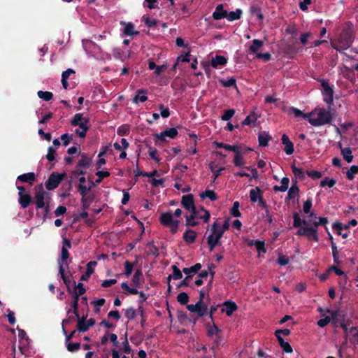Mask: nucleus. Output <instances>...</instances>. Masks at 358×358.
I'll return each mask as SVG.
<instances>
[{"mask_svg": "<svg viewBox=\"0 0 358 358\" xmlns=\"http://www.w3.org/2000/svg\"><path fill=\"white\" fill-rule=\"evenodd\" d=\"M113 55L115 59H120L122 61H124L127 59L129 55L127 52H124L120 48H115L113 50Z\"/></svg>", "mask_w": 358, "mask_h": 358, "instance_id": "38", "label": "nucleus"}, {"mask_svg": "<svg viewBox=\"0 0 358 358\" xmlns=\"http://www.w3.org/2000/svg\"><path fill=\"white\" fill-rule=\"evenodd\" d=\"M121 24H125L123 30V33L125 36H134L139 34L138 31H134V25L131 22H128L126 24L124 22H121Z\"/></svg>", "mask_w": 358, "mask_h": 358, "instance_id": "31", "label": "nucleus"}, {"mask_svg": "<svg viewBox=\"0 0 358 358\" xmlns=\"http://www.w3.org/2000/svg\"><path fill=\"white\" fill-rule=\"evenodd\" d=\"M78 129H76L75 130V133L80 137V138H85L86 136L87 131H88L90 127L88 124H80V125H78Z\"/></svg>", "mask_w": 358, "mask_h": 358, "instance_id": "40", "label": "nucleus"}, {"mask_svg": "<svg viewBox=\"0 0 358 358\" xmlns=\"http://www.w3.org/2000/svg\"><path fill=\"white\" fill-rule=\"evenodd\" d=\"M206 327L207 329V335L208 337H212L214 334H216V336L219 337V334L221 332V329L217 327L214 322L213 323H206Z\"/></svg>", "mask_w": 358, "mask_h": 358, "instance_id": "26", "label": "nucleus"}, {"mask_svg": "<svg viewBox=\"0 0 358 358\" xmlns=\"http://www.w3.org/2000/svg\"><path fill=\"white\" fill-rule=\"evenodd\" d=\"M94 200V195H89L86 197H83L81 199V208L83 210H87L91 203Z\"/></svg>", "mask_w": 358, "mask_h": 358, "instance_id": "37", "label": "nucleus"}, {"mask_svg": "<svg viewBox=\"0 0 358 358\" xmlns=\"http://www.w3.org/2000/svg\"><path fill=\"white\" fill-rule=\"evenodd\" d=\"M282 109L284 112L287 113V114L293 113L294 116L296 117H302L304 119H306L311 115V113H303L301 110L293 106H283Z\"/></svg>", "mask_w": 358, "mask_h": 358, "instance_id": "14", "label": "nucleus"}, {"mask_svg": "<svg viewBox=\"0 0 358 358\" xmlns=\"http://www.w3.org/2000/svg\"><path fill=\"white\" fill-rule=\"evenodd\" d=\"M235 156L234 158V164L236 167H245L244 166L245 162L243 159V155L241 153L239 148L237 149V151L234 152Z\"/></svg>", "mask_w": 358, "mask_h": 358, "instance_id": "30", "label": "nucleus"}, {"mask_svg": "<svg viewBox=\"0 0 358 358\" xmlns=\"http://www.w3.org/2000/svg\"><path fill=\"white\" fill-rule=\"evenodd\" d=\"M299 192V188L297 185H292L288 190L287 196L285 199V201L287 202L289 199H294L298 196Z\"/></svg>", "mask_w": 358, "mask_h": 358, "instance_id": "42", "label": "nucleus"}, {"mask_svg": "<svg viewBox=\"0 0 358 358\" xmlns=\"http://www.w3.org/2000/svg\"><path fill=\"white\" fill-rule=\"evenodd\" d=\"M90 122L89 118H83L82 113H76L71 120V124L73 127L80 125V124H88Z\"/></svg>", "mask_w": 358, "mask_h": 358, "instance_id": "23", "label": "nucleus"}, {"mask_svg": "<svg viewBox=\"0 0 358 358\" xmlns=\"http://www.w3.org/2000/svg\"><path fill=\"white\" fill-rule=\"evenodd\" d=\"M181 205L189 212L195 211L194 196L192 194L183 195L181 199Z\"/></svg>", "mask_w": 358, "mask_h": 358, "instance_id": "13", "label": "nucleus"}, {"mask_svg": "<svg viewBox=\"0 0 358 358\" xmlns=\"http://www.w3.org/2000/svg\"><path fill=\"white\" fill-rule=\"evenodd\" d=\"M227 63V59L222 55H216L215 57L211 59L210 64L208 63L203 64V69L206 74L210 71V68L212 66L213 69H218L220 66H224Z\"/></svg>", "mask_w": 358, "mask_h": 358, "instance_id": "10", "label": "nucleus"}, {"mask_svg": "<svg viewBox=\"0 0 358 358\" xmlns=\"http://www.w3.org/2000/svg\"><path fill=\"white\" fill-rule=\"evenodd\" d=\"M321 86L323 88L322 95L324 101L328 105V108H331L334 102V90L329 85V83L324 79L320 80Z\"/></svg>", "mask_w": 358, "mask_h": 358, "instance_id": "7", "label": "nucleus"}, {"mask_svg": "<svg viewBox=\"0 0 358 358\" xmlns=\"http://www.w3.org/2000/svg\"><path fill=\"white\" fill-rule=\"evenodd\" d=\"M36 175L34 172H29L18 176L17 178V181L27 182L29 185L32 186L36 180Z\"/></svg>", "mask_w": 358, "mask_h": 358, "instance_id": "15", "label": "nucleus"}, {"mask_svg": "<svg viewBox=\"0 0 358 358\" xmlns=\"http://www.w3.org/2000/svg\"><path fill=\"white\" fill-rule=\"evenodd\" d=\"M222 306L224 308L221 309L222 313H226L228 316H230L236 311L238 308L237 305L235 302L231 301H227L223 303Z\"/></svg>", "mask_w": 358, "mask_h": 358, "instance_id": "18", "label": "nucleus"}, {"mask_svg": "<svg viewBox=\"0 0 358 358\" xmlns=\"http://www.w3.org/2000/svg\"><path fill=\"white\" fill-rule=\"evenodd\" d=\"M37 94L40 99L45 101H48L51 100L53 97V94L51 92H48V91L44 92V91L39 90L37 92Z\"/></svg>", "mask_w": 358, "mask_h": 358, "instance_id": "48", "label": "nucleus"}, {"mask_svg": "<svg viewBox=\"0 0 358 358\" xmlns=\"http://www.w3.org/2000/svg\"><path fill=\"white\" fill-rule=\"evenodd\" d=\"M143 279V278L141 269H137L134 274L132 283L136 287H140L141 285V280Z\"/></svg>", "mask_w": 358, "mask_h": 358, "instance_id": "39", "label": "nucleus"}, {"mask_svg": "<svg viewBox=\"0 0 358 358\" xmlns=\"http://www.w3.org/2000/svg\"><path fill=\"white\" fill-rule=\"evenodd\" d=\"M333 120V114L328 110L320 108L317 114V117H308V122L314 127H320L322 125L331 124Z\"/></svg>", "mask_w": 358, "mask_h": 358, "instance_id": "4", "label": "nucleus"}, {"mask_svg": "<svg viewBox=\"0 0 358 358\" xmlns=\"http://www.w3.org/2000/svg\"><path fill=\"white\" fill-rule=\"evenodd\" d=\"M70 254L66 248H62L60 257L58 259V264L62 265L63 267L69 268V263L67 259H69Z\"/></svg>", "mask_w": 358, "mask_h": 358, "instance_id": "27", "label": "nucleus"}, {"mask_svg": "<svg viewBox=\"0 0 358 358\" xmlns=\"http://www.w3.org/2000/svg\"><path fill=\"white\" fill-rule=\"evenodd\" d=\"M272 137L266 131L259 132L258 134V141L259 146L266 147L268 145V142L271 140Z\"/></svg>", "mask_w": 358, "mask_h": 358, "instance_id": "25", "label": "nucleus"}, {"mask_svg": "<svg viewBox=\"0 0 358 358\" xmlns=\"http://www.w3.org/2000/svg\"><path fill=\"white\" fill-rule=\"evenodd\" d=\"M293 220V227L294 228H299L298 231L296 232V235L304 236L308 240H313L315 242L319 241L317 230H315V228L308 227L306 225L308 223L307 221L302 220L297 212H294Z\"/></svg>", "mask_w": 358, "mask_h": 358, "instance_id": "1", "label": "nucleus"}, {"mask_svg": "<svg viewBox=\"0 0 358 358\" xmlns=\"http://www.w3.org/2000/svg\"><path fill=\"white\" fill-rule=\"evenodd\" d=\"M239 206H240V203L238 201H235L233 203V206L230 210V213L233 217H240L241 216V213L238 209Z\"/></svg>", "mask_w": 358, "mask_h": 358, "instance_id": "51", "label": "nucleus"}, {"mask_svg": "<svg viewBox=\"0 0 358 358\" xmlns=\"http://www.w3.org/2000/svg\"><path fill=\"white\" fill-rule=\"evenodd\" d=\"M66 268L62 266V265H59V273L60 275L61 278L62 279L64 283L66 286V289L69 293L73 292V290L71 288V281L67 276L65 273V270Z\"/></svg>", "mask_w": 358, "mask_h": 358, "instance_id": "19", "label": "nucleus"}, {"mask_svg": "<svg viewBox=\"0 0 358 358\" xmlns=\"http://www.w3.org/2000/svg\"><path fill=\"white\" fill-rule=\"evenodd\" d=\"M133 268H134L133 263H131L129 261H126L124 262V274L126 276L128 277L132 273Z\"/></svg>", "mask_w": 358, "mask_h": 358, "instance_id": "60", "label": "nucleus"}, {"mask_svg": "<svg viewBox=\"0 0 358 358\" xmlns=\"http://www.w3.org/2000/svg\"><path fill=\"white\" fill-rule=\"evenodd\" d=\"M92 159L85 154H81V159L78 161L77 166L80 167L89 168L91 165Z\"/></svg>", "mask_w": 358, "mask_h": 358, "instance_id": "34", "label": "nucleus"}, {"mask_svg": "<svg viewBox=\"0 0 358 358\" xmlns=\"http://www.w3.org/2000/svg\"><path fill=\"white\" fill-rule=\"evenodd\" d=\"M339 147L341 150V154L343 155V159L348 162L350 163L352 162L353 155L352 154V149L350 147H345L344 148H342L341 143L338 144Z\"/></svg>", "mask_w": 358, "mask_h": 358, "instance_id": "29", "label": "nucleus"}, {"mask_svg": "<svg viewBox=\"0 0 358 358\" xmlns=\"http://www.w3.org/2000/svg\"><path fill=\"white\" fill-rule=\"evenodd\" d=\"M77 319V328L76 329L79 332L84 333L89 330V327L87 324L86 319L87 317V315H83V317L79 315H76Z\"/></svg>", "mask_w": 358, "mask_h": 358, "instance_id": "16", "label": "nucleus"}, {"mask_svg": "<svg viewBox=\"0 0 358 358\" xmlns=\"http://www.w3.org/2000/svg\"><path fill=\"white\" fill-rule=\"evenodd\" d=\"M197 237V233L194 231V230L187 229L185 231L182 236L183 240L187 243V244H192L194 243L196 241V238Z\"/></svg>", "mask_w": 358, "mask_h": 358, "instance_id": "22", "label": "nucleus"}, {"mask_svg": "<svg viewBox=\"0 0 358 358\" xmlns=\"http://www.w3.org/2000/svg\"><path fill=\"white\" fill-rule=\"evenodd\" d=\"M66 176L65 173H59L57 172H52L48 180L45 182V185L48 190H53L56 189L62 180Z\"/></svg>", "mask_w": 358, "mask_h": 358, "instance_id": "9", "label": "nucleus"}, {"mask_svg": "<svg viewBox=\"0 0 358 358\" xmlns=\"http://www.w3.org/2000/svg\"><path fill=\"white\" fill-rule=\"evenodd\" d=\"M136 316V310L133 308L124 310V317L129 320H134Z\"/></svg>", "mask_w": 358, "mask_h": 358, "instance_id": "56", "label": "nucleus"}, {"mask_svg": "<svg viewBox=\"0 0 358 358\" xmlns=\"http://www.w3.org/2000/svg\"><path fill=\"white\" fill-rule=\"evenodd\" d=\"M210 169L211 172L214 174L215 178H217L221 175V172L225 169L224 167L217 168V165L210 164Z\"/></svg>", "mask_w": 358, "mask_h": 358, "instance_id": "59", "label": "nucleus"}, {"mask_svg": "<svg viewBox=\"0 0 358 358\" xmlns=\"http://www.w3.org/2000/svg\"><path fill=\"white\" fill-rule=\"evenodd\" d=\"M187 309L192 313H196L198 317L207 315V306L201 301H198L195 304L187 305Z\"/></svg>", "mask_w": 358, "mask_h": 358, "instance_id": "11", "label": "nucleus"}, {"mask_svg": "<svg viewBox=\"0 0 358 358\" xmlns=\"http://www.w3.org/2000/svg\"><path fill=\"white\" fill-rule=\"evenodd\" d=\"M96 175L98 178L96 180L95 183L99 184L104 178L110 176V173L108 171H98Z\"/></svg>", "mask_w": 358, "mask_h": 358, "instance_id": "57", "label": "nucleus"}, {"mask_svg": "<svg viewBox=\"0 0 358 358\" xmlns=\"http://www.w3.org/2000/svg\"><path fill=\"white\" fill-rule=\"evenodd\" d=\"M336 180L335 179L326 177L322 180L320 181V186H328L329 187L331 188L333 187L336 185Z\"/></svg>", "mask_w": 358, "mask_h": 358, "instance_id": "53", "label": "nucleus"}, {"mask_svg": "<svg viewBox=\"0 0 358 358\" xmlns=\"http://www.w3.org/2000/svg\"><path fill=\"white\" fill-rule=\"evenodd\" d=\"M73 284L75 285L74 291L71 294L80 296L85 293L86 289L82 282H78V285H76V282L73 281Z\"/></svg>", "mask_w": 358, "mask_h": 358, "instance_id": "46", "label": "nucleus"}, {"mask_svg": "<svg viewBox=\"0 0 358 358\" xmlns=\"http://www.w3.org/2000/svg\"><path fill=\"white\" fill-rule=\"evenodd\" d=\"M264 43L263 41L259 39H254L252 41L251 45L249 47V51L253 54L259 53L258 50L264 45Z\"/></svg>", "mask_w": 358, "mask_h": 358, "instance_id": "32", "label": "nucleus"}, {"mask_svg": "<svg viewBox=\"0 0 358 358\" xmlns=\"http://www.w3.org/2000/svg\"><path fill=\"white\" fill-rule=\"evenodd\" d=\"M281 141L282 143L285 145L284 151L285 152V153L288 155H292L294 151V144L289 140V136L286 134H283L282 136Z\"/></svg>", "mask_w": 358, "mask_h": 358, "instance_id": "17", "label": "nucleus"}, {"mask_svg": "<svg viewBox=\"0 0 358 358\" xmlns=\"http://www.w3.org/2000/svg\"><path fill=\"white\" fill-rule=\"evenodd\" d=\"M355 39L353 34L348 30H343L340 34L336 44L333 45V48L341 52L343 50H347L352 44Z\"/></svg>", "mask_w": 358, "mask_h": 358, "instance_id": "5", "label": "nucleus"}, {"mask_svg": "<svg viewBox=\"0 0 358 358\" xmlns=\"http://www.w3.org/2000/svg\"><path fill=\"white\" fill-rule=\"evenodd\" d=\"M242 14H243L242 10L240 8H238L235 11H231L229 13L227 12V19L229 22H233V21L239 20L241 17Z\"/></svg>", "mask_w": 358, "mask_h": 358, "instance_id": "35", "label": "nucleus"}, {"mask_svg": "<svg viewBox=\"0 0 358 358\" xmlns=\"http://www.w3.org/2000/svg\"><path fill=\"white\" fill-rule=\"evenodd\" d=\"M277 339L279 343L280 346L282 348V350L286 353H291L292 352L293 350L289 343L287 341H285L281 336L277 335Z\"/></svg>", "mask_w": 358, "mask_h": 358, "instance_id": "33", "label": "nucleus"}, {"mask_svg": "<svg viewBox=\"0 0 358 358\" xmlns=\"http://www.w3.org/2000/svg\"><path fill=\"white\" fill-rule=\"evenodd\" d=\"M255 246L259 253H266V248L265 247V243L263 241L256 240L255 242Z\"/></svg>", "mask_w": 358, "mask_h": 358, "instance_id": "55", "label": "nucleus"}, {"mask_svg": "<svg viewBox=\"0 0 358 358\" xmlns=\"http://www.w3.org/2000/svg\"><path fill=\"white\" fill-rule=\"evenodd\" d=\"M262 190L259 187L252 189L250 191V199L251 202L255 203L259 200V196H262Z\"/></svg>", "mask_w": 358, "mask_h": 358, "instance_id": "36", "label": "nucleus"}, {"mask_svg": "<svg viewBox=\"0 0 358 358\" xmlns=\"http://www.w3.org/2000/svg\"><path fill=\"white\" fill-rule=\"evenodd\" d=\"M189 297L186 292H181L177 296V301L181 305H186L189 301Z\"/></svg>", "mask_w": 358, "mask_h": 358, "instance_id": "54", "label": "nucleus"}, {"mask_svg": "<svg viewBox=\"0 0 358 358\" xmlns=\"http://www.w3.org/2000/svg\"><path fill=\"white\" fill-rule=\"evenodd\" d=\"M65 343H66L67 350L71 352L78 351L80 348V343H72V342L69 341Z\"/></svg>", "mask_w": 358, "mask_h": 358, "instance_id": "52", "label": "nucleus"}, {"mask_svg": "<svg viewBox=\"0 0 358 358\" xmlns=\"http://www.w3.org/2000/svg\"><path fill=\"white\" fill-rule=\"evenodd\" d=\"M18 202L22 208H27L31 203V196L27 193H18Z\"/></svg>", "mask_w": 358, "mask_h": 358, "instance_id": "21", "label": "nucleus"}, {"mask_svg": "<svg viewBox=\"0 0 358 358\" xmlns=\"http://www.w3.org/2000/svg\"><path fill=\"white\" fill-rule=\"evenodd\" d=\"M181 214V209L177 208L173 214L170 211L162 213L159 220L162 225L169 227L171 233L174 234L178 231L179 221L173 220V216L180 217Z\"/></svg>", "mask_w": 358, "mask_h": 358, "instance_id": "2", "label": "nucleus"}, {"mask_svg": "<svg viewBox=\"0 0 358 358\" xmlns=\"http://www.w3.org/2000/svg\"><path fill=\"white\" fill-rule=\"evenodd\" d=\"M189 215L185 216V226L187 227H196L199 224V222L195 221V219L203 220L204 222H208L210 217L209 211H205L203 215H198L195 211L190 212Z\"/></svg>", "mask_w": 358, "mask_h": 358, "instance_id": "8", "label": "nucleus"}, {"mask_svg": "<svg viewBox=\"0 0 358 358\" xmlns=\"http://www.w3.org/2000/svg\"><path fill=\"white\" fill-rule=\"evenodd\" d=\"M178 132L176 128H170L169 129H166L159 134H156L155 137L157 140L160 141L162 143L166 141V138L169 137L171 139H175L178 136Z\"/></svg>", "mask_w": 358, "mask_h": 358, "instance_id": "12", "label": "nucleus"}, {"mask_svg": "<svg viewBox=\"0 0 358 358\" xmlns=\"http://www.w3.org/2000/svg\"><path fill=\"white\" fill-rule=\"evenodd\" d=\"M215 143L217 148H224L226 150L231 151L234 152L237 151V149L238 148V147L236 145H231L225 144L224 143L215 142Z\"/></svg>", "mask_w": 358, "mask_h": 358, "instance_id": "50", "label": "nucleus"}, {"mask_svg": "<svg viewBox=\"0 0 358 358\" xmlns=\"http://www.w3.org/2000/svg\"><path fill=\"white\" fill-rule=\"evenodd\" d=\"M222 230L220 229V223L215 221L210 227V234L207 237V243L209 250L211 252L215 246L221 245V238L224 235Z\"/></svg>", "mask_w": 358, "mask_h": 358, "instance_id": "3", "label": "nucleus"}, {"mask_svg": "<svg viewBox=\"0 0 358 358\" xmlns=\"http://www.w3.org/2000/svg\"><path fill=\"white\" fill-rule=\"evenodd\" d=\"M257 119H258V115L255 112H252L242 122V125L243 126L251 125L252 123H255L257 120Z\"/></svg>", "mask_w": 358, "mask_h": 358, "instance_id": "43", "label": "nucleus"}, {"mask_svg": "<svg viewBox=\"0 0 358 358\" xmlns=\"http://www.w3.org/2000/svg\"><path fill=\"white\" fill-rule=\"evenodd\" d=\"M172 269H173V275H171V276L174 280H179L182 278V274L181 271L176 265L172 266Z\"/></svg>", "mask_w": 358, "mask_h": 358, "instance_id": "63", "label": "nucleus"}, {"mask_svg": "<svg viewBox=\"0 0 358 358\" xmlns=\"http://www.w3.org/2000/svg\"><path fill=\"white\" fill-rule=\"evenodd\" d=\"M227 11L224 9L222 4H219L216 6L215 10L213 13V17L215 20H219L222 18H227Z\"/></svg>", "mask_w": 358, "mask_h": 358, "instance_id": "20", "label": "nucleus"}, {"mask_svg": "<svg viewBox=\"0 0 358 358\" xmlns=\"http://www.w3.org/2000/svg\"><path fill=\"white\" fill-rule=\"evenodd\" d=\"M220 83L224 87H237L236 86V80L234 78H231L228 80H220Z\"/></svg>", "mask_w": 358, "mask_h": 358, "instance_id": "49", "label": "nucleus"}, {"mask_svg": "<svg viewBox=\"0 0 358 358\" xmlns=\"http://www.w3.org/2000/svg\"><path fill=\"white\" fill-rule=\"evenodd\" d=\"M201 268V264L196 263L194 266L189 268H184L182 272L188 275H191V273H196Z\"/></svg>", "mask_w": 358, "mask_h": 358, "instance_id": "45", "label": "nucleus"}, {"mask_svg": "<svg viewBox=\"0 0 358 358\" xmlns=\"http://www.w3.org/2000/svg\"><path fill=\"white\" fill-rule=\"evenodd\" d=\"M201 199L208 198L210 200L214 201L218 199L217 194L213 190H206L200 194Z\"/></svg>", "mask_w": 358, "mask_h": 358, "instance_id": "41", "label": "nucleus"}, {"mask_svg": "<svg viewBox=\"0 0 358 358\" xmlns=\"http://www.w3.org/2000/svg\"><path fill=\"white\" fill-rule=\"evenodd\" d=\"M235 110L234 109H228L226 110L223 115L221 116V120L223 121H228L235 114Z\"/></svg>", "mask_w": 358, "mask_h": 358, "instance_id": "58", "label": "nucleus"}, {"mask_svg": "<svg viewBox=\"0 0 358 358\" xmlns=\"http://www.w3.org/2000/svg\"><path fill=\"white\" fill-rule=\"evenodd\" d=\"M56 149L52 146H50L48 149V154L46 155V159L49 162H52L55 158Z\"/></svg>", "mask_w": 358, "mask_h": 358, "instance_id": "62", "label": "nucleus"}, {"mask_svg": "<svg viewBox=\"0 0 358 358\" xmlns=\"http://www.w3.org/2000/svg\"><path fill=\"white\" fill-rule=\"evenodd\" d=\"M357 173H358V166L352 165L348 170V171L346 173V178L349 180H352L355 178V175H356Z\"/></svg>", "mask_w": 358, "mask_h": 358, "instance_id": "47", "label": "nucleus"}, {"mask_svg": "<svg viewBox=\"0 0 358 358\" xmlns=\"http://www.w3.org/2000/svg\"><path fill=\"white\" fill-rule=\"evenodd\" d=\"M147 90L144 89H139L136 91V95L133 99V103H138V101L143 103L148 100V96L145 95Z\"/></svg>", "mask_w": 358, "mask_h": 358, "instance_id": "28", "label": "nucleus"}, {"mask_svg": "<svg viewBox=\"0 0 358 358\" xmlns=\"http://www.w3.org/2000/svg\"><path fill=\"white\" fill-rule=\"evenodd\" d=\"M49 194L45 192L43 189L42 184L38 185L35 187V195H34V203L36 204V208L40 209L45 206V202L50 201Z\"/></svg>", "mask_w": 358, "mask_h": 358, "instance_id": "6", "label": "nucleus"}, {"mask_svg": "<svg viewBox=\"0 0 358 358\" xmlns=\"http://www.w3.org/2000/svg\"><path fill=\"white\" fill-rule=\"evenodd\" d=\"M332 228H333V229L336 231L337 235L341 236L343 238H348V233H342L341 232V230L343 229V224L341 222H334L332 224Z\"/></svg>", "mask_w": 358, "mask_h": 358, "instance_id": "44", "label": "nucleus"}, {"mask_svg": "<svg viewBox=\"0 0 358 358\" xmlns=\"http://www.w3.org/2000/svg\"><path fill=\"white\" fill-rule=\"evenodd\" d=\"M91 189V187H87L86 185L83 184H79L78 186V190L80 194L82 196V198L87 196V193Z\"/></svg>", "mask_w": 358, "mask_h": 358, "instance_id": "61", "label": "nucleus"}, {"mask_svg": "<svg viewBox=\"0 0 358 358\" xmlns=\"http://www.w3.org/2000/svg\"><path fill=\"white\" fill-rule=\"evenodd\" d=\"M73 300L71 303V308L67 310V315L73 313L75 315H79L78 312V301L80 296L77 294H72Z\"/></svg>", "mask_w": 358, "mask_h": 358, "instance_id": "24", "label": "nucleus"}, {"mask_svg": "<svg viewBox=\"0 0 358 358\" xmlns=\"http://www.w3.org/2000/svg\"><path fill=\"white\" fill-rule=\"evenodd\" d=\"M143 20L145 25L148 27H155L157 25V20L155 19H151L149 17H143Z\"/></svg>", "mask_w": 358, "mask_h": 358, "instance_id": "64", "label": "nucleus"}]
</instances>
